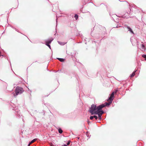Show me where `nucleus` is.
I'll use <instances>...</instances> for the list:
<instances>
[{
  "label": "nucleus",
  "instance_id": "18",
  "mask_svg": "<svg viewBox=\"0 0 146 146\" xmlns=\"http://www.w3.org/2000/svg\"><path fill=\"white\" fill-rule=\"evenodd\" d=\"M94 117L96 119H97L98 118L97 117L96 115L94 116Z\"/></svg>",
  "mask_w": 146,
  "mask_h": 146
},
{
  "label": "nucleus",
  "instance_id": "9",
  "mask_svg": "<svg viewBox=\"0 0 146 146\" xmlns=\"http://www.w3.org/2000/svg\"><path fill=\"white\" fill-rule=\"evenodd\" d=\"M58 59L61 62H63L64 61V59L62 58H58Z\"/></svg>",
  "mask_w": 146,
  "mask_h": 146
},
{
  "label": "nucleus",
  "instance_id": "1",
  "mask_svg": "<svg viewBox=\"0 0 146 146\" xmlns=\"http://www.w3.org/2000/svg\"><path fill=\"white\" fill-rule=\"evenodd\" d=\"M89 111L92 115H98V118L100 119V105L96 106V105L93 104Z\"/></svg>",
  "mask_w": 146,
  "mask_h": 146
},
{
  "label": "nucleus",
  "instance_id": "10",
  "mask_svg": "<svg viewBox=\"0 0 146 146\" xmlns=\"http://www.w3.org/2000/svg\"><path fill=\"white\" fill-rule=\"evenodd\" d=\"M58 131L59 133H61L62 132V131L60 129H58Z\"/></svg>",
  "mask_w": 146,
  "mask_h": 146
},
{
  "label": "nucleus",
  "instance_id": "4",
  "mask_svg": "<svg viewBox=\"0 0 146 146\" xmlns=\"http://www.w3.org/2000/svg\"><path fill=\"white\" fill-rule=\"evenodd\" d=\"M53 40V39H52L51 40H48V41L46 42V45H47L50 48V46L49 44H50V43H51V42Z\"/></svg>",
  "mask_w": 146,
  "mask_h": 146
},
{
  "label": "nucleus",
  "instance_id": "17",
  "mask_svg": "<svg viewBox=\"0 0 146 146\" xmlns=\"http://www.w3.org/2000/svg\"><path fill=\"white\" fill-rule=\"evenodd\" d=\"M117 91H118L117 90H115V91L114 92H114V93H116L117 92Z\"/></svg>",
  "mask_w": 146,
  "mask_h": 146
},
{
  "label": "nucleus",
  "instance_id": "16",
  "mask_svg": "<svg viewBox=\"0 0 146 146\" xmlns=\"http://www.w3.org/2000/svg\"><path fill=\"white\" fill-rule=\"evenodd\" d=\"M127 28L128 29L129 31L130 30H131V28H130L129 27L127 26Z\"/></svg>",
  "mask_w": 146,
  "mask_h": 146
},
{
  "label": "nucleus",
  "instance_id": "3",
  "mask_svg": "<svg viewBox=\"0 0 146 146\" xmlns=\"http://www.w3.org/2000/svg\"><path fill=\"white\" fill-rule=\"evenodd\" d=\"M15 92L16 95L14 94L15 96L21 94L23 92V90L22 88L21 87H17L16 88Z\"/></svg>",
  "mask_w": 146,
  "mask_h": 146
},
{
  "label": "nucleus",
  "instance_id": "13",
  "mask_svg": "<svg viewBox=\"0 0 146 146\" xmlns=\"http://www.w3.org/2000/svg\"><path fill=\"white\" fill-rule=\"evenodd\" d=\"M104 113V112L101 110V115Z\"/></svg>",
  "mask_w": 146,
  "mask_h": 146
},
{
  "label": "nucleus",
  "instance_id": "11",
  "mask_svg": "<svg viewBox=\"0 0 146 146\" xmlns=\"http://www.w3.org/2000/svg\"><path fill=\"white\" fill-rule=\"evenodd\" d=\"M75 19H77L78 18V16L77 15H75Z\"/></svg>",
  "mask_w": 146,
  "mask_h": 146
},
{
  "label": "nucleus",
  "instance_id": "7",
  "mask_svg": "<svg viewBox=\"0 0 146 146\" xmlns=\"http://www.w3.org/2000/svg\"><path fill=\"white\" fill-rule=\"evenodd\" d=\"M70 143V141H68V142L67 143V145L64 144V145H62V146H67L68 145H69Z\"/></svg>",
  "mask_w": 146,
  "mask_h": 146
},
{
  "label": "nucleus",
  "instance_id": "12",
  "mask_svg": "<svg viewBox=\"0 0 146 146\" xmlns=\"http://www.w3.org/2000/svg\"><path fill=\"white\" fill-rule=\"evenodd\" d=\"M142 57L145 58V60H146V55H142Z\"/></svg>",
  "mask_w": 146,
  "mask_h": 146
},
{
  "label": "nucleus",
  "instance_id": "14",
  "mask_svg": "<svg viewBox=\"0 0 146 146\" xmlns=\"http://www.w3.org/2000/svg\"><path fill=\"white\" fill-rule=\"evenodd\" d=\"M94 118V116H91L90 117V119H92Z\"/></svg>",
  "mask_w": 146,
  "mask_h": 146
},
{
  "label": "nucleus",
  "instance_id": "8",
  "mask_svg": "<svg viewBox=\"0 0 146 146\" xmlns=\"http://www.w3.org/2000/svg\"><path fill=\"white\" fill-rule=\"evenodd\" d=\"M135 72H133L132 74L130 76L131 77H132L134 76L135 75Z\"/></svg>",
  "mask_w": 146,
  "mask_h": 146
},
{
  "label": "nucleus",
  "instance_id": "6",
  "mask_svg": "<svg viewBox=\"0 0 146 146\" xmlns=\"http://www.w3.org/2000/svg\"><path fill=\"white\" fill-rule=\"evenodd\" d=\"M141 49L142 50H145V46L143 44H141Z\"/></svg>",
  "mask_w": 146,
  "mask_h": 146
},
{
  "label": "nucleus",
  "instance_id": "19",
  "mask_svg": "<svg viewBox=\"0 0 146 146\" xmlns=\"http://www.w3.org/2000/svg\"><path fill=\"white\" fill-rule=\"evenodd\" d=\"M51 146H52V145H51Z\"/></svg>",
  "mask_w": 146,
  "mask_h": 146
},
{
  "label": "nucleus",
  "instance_id": "15",
  "mask_svg": "<svg viewBox=\"0 0 146 146\" xmlns=\"http://www.w3.org/2000/svg\"><path fill=\"white\" fill-rule=\"evenodd\" d=\"M129 31H130L132 33L134 34V32L131 29V30H130Z\"/></svg>",
  "mask_w": 146,
  "mask_h": 146
},
{
  "label": "nucleus",
  "instance_id": "2",
  "mask_svg": "<svg viewBox=\"0 0 146 146\" xmlns=\"http://www.w3.org/2000/svg\"><path fill=\"white\" fill-rule=\"evenodd\" d=\"M114 98V92H112L110 95V97L108 100V102H106L104 104L101 105V109L106 106L110 105L112 102Z\"/></svg>",
  "mask_w": 146,
  "mask_h": 146
},
{
  "label": "nucleus",
  "instance_id": "5",
  "mask_svg": "<svg viewBox=\"0 0 146 146\" xmlns=\"http://www.w3.org/2000/svg\"><path fill=\"white\" fill-rule=\"evenodd\" d=\"M36 140V139H35L31 141L30 142H29L28 146H29L31 143H34L35 141Z\"/></svg>",
  "mask_w": 146,
  "mask_h": 146
}]
</instances>
